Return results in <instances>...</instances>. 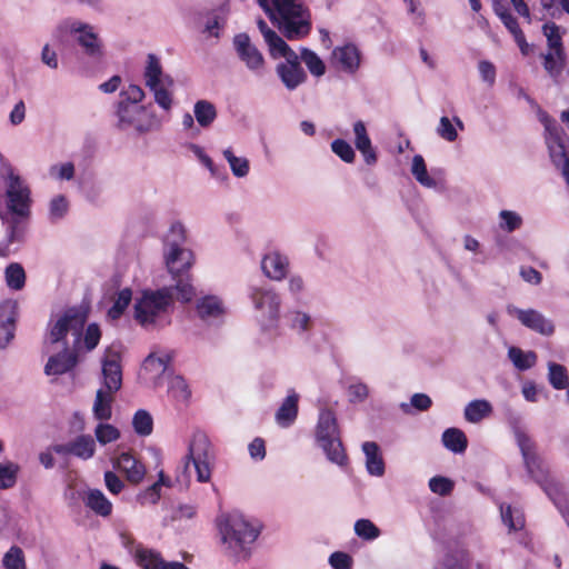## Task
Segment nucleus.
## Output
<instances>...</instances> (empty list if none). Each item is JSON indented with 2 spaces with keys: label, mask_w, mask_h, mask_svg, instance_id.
Masks as SVG:
<instances>
[{
  "label": "nucleus",
  "mask_w": 569,
  "mask_h": 569,
  "mask_svg": "<svg viewBox=\"0 0 569 569\" xmlns=\"http://www.w3.org/2000/svg\"><path fill=\"white\" fill-rule=\"evenodd\" d=\"M68 211V201L64 196H57L50 202V216L53 219H61Z\"/></svg>",
  "instance_id": "nucleus-61"
},
{
  "label": "nucleus",
  "mask_w": 569,
  "mask_h": 569,
  "mask_svg": "<svg viewBox=\"0 0 569 569\" xmlns=\"http://www.w3.org/2000/svg\"><path fill=\"white\" fill-rule=\"evenodd\" d=\"M369 389L365 383H355L348 388L349 401L352 403L362 402L368 398Z\"/></svg>",
  "instance_id": "nucleus-62"
},
{
  "label": "nucleus",
  "mask_w": 569,
  "mask_h": 569,
  "mask_svg": "<svg viewBox=\"0 0 569 569\" xmlns=\"http://www.w3.org/2000/svg\"><path fill=\"white\" fill-rule=\"evenodd\" d=\"M547 130L550 132V137L556 144V147L550 146V151L552 156L559 154L561 157H565L563 166H562V174L566 178V181L569 186V158L566 157V149L561 141L560 132L558 128H553L552 130L547 127Z\"/></svg>",
  "instance_id": "nucleus-42"
},
{
  "label": "nucleus",
  "mask_w": 569,
  "mask_h": 569,
  "mask_svg": "<svg viewBox=\"0 0 569 569\" xmlns=\"http://www.w3.org/2000/svg\"><path fill=\"white\" fill-rule=\"evenodd\" d=\"M542 59V67L555 83H559V79L567 64V54H558L552 51H547L540 54Z\"/></svg>",
  "instance_id": "nucleus-25"
},
{
  "label": "nucleus",
  "mask_w": 569,
  "mask_h": 569,
  "mask_svg": "<svg viewBox=\"0 0 569 569\" xmlns=\"http://www.w3.org/2000/svg\"><path fill=\"white\" fill-rule=\"evenodd\" d=\"M264 41L267 42L270 54L273 58H288L295 54L292 49L286 43V41L280 36H278L276 31H270L268 33V38Z\"/></svg>",
  "instance_id": "nucleus-38"
},
{
  "label": "nucleus",
  "mask_w": 569,
  "mask_h": 569,
  "mask_svg": "<svg viewBox=\"0 0 569 569\" xmlns=\"http://www.w3.org/2000/svg\"><path fill=\"white\" fill-rule=\"evenodd\" d=\"M72 456L88 460L96 452V442L90 435H80L71 441Z\"/></svg>",
  "instance_id": "nucleus-32"
},
{
  "label": "nucleus",
  "mask_w": 569,
  "mask_h": 569,
  "mask_svg": "<svg viewBox=\"0 0 569 569\" xmlns=\"http://www.w3.org/2000/svg\"><path fill=\"white\" fill-rule=\"evenodd\" d=\"M6 569H26L24 555L20 547L12 546L3 557Z\"/></svg>",
  "instance_id": "nucleus-49"
},
{
  "label": "nucleus",
  "mask_w": 569,
  "mask_h": 569,
  "mask_svg": "<svg viewBox=\"0 0 569 569\" xmlns=\"http://www.w3.org/2000/svg\"><path fill=\"white\" fill-rule=\"evenodd\" d=\"M250 296L254 308L266 311L267 317L271 323L278 320L280 298L274 291L262 288H253Z\"/></svg>",
  "instance_id": "nucleus-12"
},
{
  "label": "nucleus",
  "mask_w": 569,
  "mask_h": 569,
  "mask_svg": "<svg viewBox=\"0 0 569 569\" xmlns=\"http://www.w3.org/2000/svg\"><path fill=\"white\" fill-rule=\"evenodd\" d=\"M299 396L292 392L286 397L276 412V421L283 428L290 427L298 416Z\"/></svg>",
  "instance_id": "nucleus-23"
},
{
  "label": "nucleus",
  "mask_w": 569,
  "mask_h": 569,
  "mask_svg": "<svg viewBox=\"0 0 569 569\" xmlns=\"http://www.w3.org/2000/svg\"><path fill=\"white\" fill-rule=\"evenodd\" d=\"M193 263L192 251L179 248L178 243H174L172 250L166 254V264L174 281V284L170 288H172V292H177V299L181 302H190L196 296L190 274Z\"/></svg>",
  "instance_id": "nucleus-5"
},
{
  "label": "nucleus",
  "mask_w": 569,
  "mask_h": 569,
  "mask_svg": "<svg viewBox=\"0 0 569 569\" xmlns=\"http://www.w3.org/2000/svg\"><path fill=\"white\" fill-rule=\"evenodd\" d=\"M209 449L210 443L204 436L194 437L189 446V452L186 458L188 461H192L199 482H207L211 478Z\"/></svg>",
  "instance_id": "nucleus-9"
},
{
  "label": "nucleus",
  "mask_w": 569,
  "mask_h": 569,
  "mask_svg": "<svg viewBox=\"0 0 569 569\" xmlns=\"http://www.w3.org/2000/svg\"><path fill=\"white\" fill-rule=\"evenodd\" d=\"M499 216L501 218L500 228L507 232H513L522 224L521 217L515 211L502 210Z\"/></svg>",
  "instance_id": "nucleus-53"
},
{
  "label": "nucleus",
  "mask_w": 569,
  "mask_h": 569,
  "mask_svg": "<svg viewBox=\"0 0 569 569\" xmlns=\"http://www.w3.org/2000/svg\"><path fill=\"white\" fill-rule=\"evenodd\" d=\"M224 553L236 561L247 560L251 546L260 535V527L253 526L243 516L230 513L218 522Z\"/></svg>",
  "instance_id": "nucleus-3"
},
{
  "label": "nucleus",
  "mask_w": 569,
  "mask_h": 569,
  "mask_svg": "<svg viewBox=\"0 0 569 569\" xmlns=\"http://www.w3.org/2000/svg\"><path fill=\"white\" fill-rule=\"evenodd\" d=\"M542 32L547 38V51H552L558 54H567L559 26L555 22H547L542 26Z\"/></svg>",
  "instance_id": "nucleus-31"
},
{
  "label": "nucleus",
  "mask_w": 569,
  "mask_h": 569,
  "mask_svg": "<svg viewBox=\"0 0 569 569\" xmlns=\"http://www.w3.org/2000/svg\"><path fill=\"white\" fill-rule=\"evenodd\" d=\"M261 268L269 279L280 281L287 277L289 260L277 251L270 252L262 258Z\"/></svg>",
  "instance_id": "nucleus-19"
},
{
  "label": "nucleus",
  "mask_w": 569,
  "mask_h": 569,
  "mask_svg": "<svg viewBox=\"0 0 569 569\" xmlns=\"http://www.w3.org/2000/svg\"><path fill=\"white\" fill-rule=\"evenodd\" d=\"M288 40H298L311 31L309 9L299 0H257Z\"/></svg>",
  "instance_id": "nucleus-1"
},
{
  "label": "nucleus",
  "mask_w": 569,
  "mask_h": 569,
  "mask_svg": "<svg viewBox=\"0 0 569 569\" xmlns=\"http://www.w3.org/2000/svg\"><path fill=\"white\" fill-rule=\"evenodd\" d=\"M107 389H99L96 395L93 402V416L96 419L104 421L109 420L112 416V402L114 400L113 395Z\"/></svg>",
  "instance_id": "nucleus-26"
},
{
  "label": "nucleus",
  "mask_w": 569,
  "mask_h": 569,
  "mask_svg": "<svg viewBox=\"0 0 569 569\" xmlns=\"http://www.w3.org/2000/svg\"><path fill=\"white\" fill-rule=\"evenodd\" d=\"M169 486V479L166 478L163 471L159 472V480L149 486L144 491L138 495V501L141 505H154L160 500L161 487Z\"/></svg>",
  "instance_id": "nucleus-35"
},
{
  "label": "nucleus",
  "mask_w": 569,
  "mask_h": 569,
  "mask_svg": "<svg viewBox=\"0 0 569 569\" xmlns=\"http://www.w3.org/2000/svg\"><path fill=\"white\" fill-rule=\"evenodd\" d=\"M162 68L157 56L150 53L148 56V64L144 71L146 84L149 88H154L161 83Z\"/></svg>",
  "instance_id": "nucleus-41"
},
{
  "label": "nucleus",
  "mask_w": 569,
  "mask_h": 569,
  "mask_svg": "<svg viewBox=\"0 0 569 569\" xmlns=\"http://www.w3.org/2000/svg\"><path fill=\"white\" fill-rule=\"evenodd\" d=\"M94 435L101 445L117 441L120 438V431L109 423H99L94 430Z\"/></svg>",
  "instance_id": "nucleus-50"
},
{
  "label": "nucleus",
  "mask_w": 569,
  "mask_h": 569,
  "mask_svg": "<svg viewBox=\"0 0 569 569\" xmlns=\"http://www.w3.org/2000/svg\"><path fill=\"white\" fill-rule=\"evenodd\" d=\"M233 46L240 60L257 76H262L264 72V58L262 53L253 46L247 33L236 34L233 38Z\"/></svg>",
  "instance_id": "nucleus-10"
},
{
  "label": "nucleus",
  "mask_w": 569,
  "mask_h": 569,
  "mask_svg": "<svg viewBox=\"0 0 569 569\" xmlns=\"http://www.w3.org/2000/svg\"><path fill=\"white\" fill-rule=\"evenodd\" d=\"M173 307L172 288L144 290L134 303V319L144 328H154L160 323H169L170 310Z\"/></svg>",
  "instance_id": "nucleus-4"
},
{
  "label": "nucleus",
  "mask_w": 569,
  "mask_h": 569,
  "mask_svg": "<svg viewBox=\"0 0 569 569\" xmlns=\"http://www.w3.org/2000/svg\"><path fill=\"white\" fill-rule=\"evenodd\" d=\"M132 300V290L130 288H124L120 290L114 300L112 306L109 308L107 316L111 320H118L120 319L127 308L129 307L130 302Z\"/></svg>",
  "instance_id": "nucleus-34"
},
{
  "label": "nucleus",
  "mask_w": 569,
  "mask_h": 569,
  "mask_svg": "<svg viewBox=\"0 0 569 569\" xmlns=\"http://www.w3.org/2000/svg\"><path fill=\"white\" fill-rule=\"evenodd\" d=\"M516 439L529 475L552 500L563 517L569 519V502L563 487L549 473L548 469L536 453L535 442L521 430L516 432Z\"/></svg>",
  "instance_id": "nucleus-2"
},
{
  "label": "nucleus",
  "mask_w": 569,
  "mask_h": 569,
  "mask_svg": "<svg viewBox=\"0 0 569 569\" xmlns=\"http://www.w3.org/2000/svg\"><path fill=\"white\" fill-rule=\"evenodd\" d=\"M170 391L174 398L182 400H188L191 396V391L189 390L186 380L181 377H176L171 381Z\"/></svg>",
  "instance_id": "nucleus-59"
},
{
  "label": "nucleus",
  "mask_w": 569,
  "mask_h": 569,
  "mask_svg": "<svg viewBox=\"0 0 569 569\" xmlns=\"http://www.w3.org/2000/svg\"><path fill=\"white\" fill-rule=\"evenodd\" d=\"M548 369V380L553 389L563 390L569 387V375L565 366L549 362Z\"/></svg>",
  "instance_id": "nucleus-37"
},
{
  "label": "nucleus",
  "mask_w": 569,
  "mask_h": 569,
  "mask_svg": "<svg viewBox=\"0 0 569 569\" xmlns=\"http://www.w3.org/2000/svg\"><path fill=\"white\" fill-rule=\"evenodd\" d=\"M101 339V330L100 327L97 323H90L88 325L84 337H83V343L88 351H92L100 342Z\"/></svg>",
  "instance_id": "nucleus-54"
},
{
  "label": "nucleus",
  "mask_w": 569,
  "mask_h": 569,
  "mask_svg": "<svg viewBox=\"0 0 569 569\" xmlns=\"http://www.w3.org/2000/svg\"><path fill=\"white\" fill-rule=\"evenodd\" d=\"M517 318L523 326L541 335L549 336L555 331L552 322L533 309L519 310Z\"/></svg>",
  "instance_id": "nucleus-21"
},
{
  "label": "nucleus",
  "mask_w": 569,
  "mask_h": 569,
  "mask_svg": "<svg viewBox=\"0 0 569 569\" xmlns=\"http://www.w3.org/2000/svg\"><path fill=\"white\" fill-rule=\"evenodd\" d=\"M355 532L363 540H375L380 536V529L369 519L357 520Z\"/></svg>",
  "instance_id": "nucleus-47"
},
{
  "label": "nucleus",
  "mask_w": 569,
  "mask_h": 569,
  "mask_svg": "<svg viewBox=\"0 0 569 569\" xmlns=\"http://www.w3.org/2000/svg\"><path fill=\"white\" fill-rule=\"evenodd\" d=\"M59 30L76 34L78 44L83 49L87 56L93 58L102 56L100 40L91 26L80 21H64L60 24Z\"/></svg>",
  "instance_id": "nucleus-8"
},
{
  "label": "nucleus",
  "mask_w": 569,
  "mask_h": 569,
  "mask_svg": "<svg viewBox=\"0 0 569 569\" xmlns=\"http://www.w3.org/2000/svg\"><path fill=\"white\" fill-rule=\"evenodd\" d=\"M7 208L18 217H29L31 208V190L22 179L10 171L7 178Z\"/></svg>",
  "instance_id": "nucleus-6"
},
{
  "label": "nucleus",
  "mask_w": 569,
  "mask_h": 569,
  "mask_svg": "<svg viewBox=\"0 0 569 569\" xmlns=\"http://www.w3.org/2000/svg\"><path fill=\"white\" fill-rule=\"evenodd\" d=\"M503 522L509 527L510 530H521L525 527V517L522 515H518L513 518L512 508L508 506L501 513Z\"/></svg>",
  "instance_id": "nucleus-60"
},
{
  "label": "nucleus",
  "mask_w": 569,
  "mask_h": 569,
  "mask_svg": "<svg viewBox=\"0 0 569 569\" xmlns=\"http://www.w3.org/2000/svg\"><path fill=\"white\" fill-rule=\"evenodd\" d=\"M443 446L453 453H463L468 447L466 433L458 428H448L442 433Z\"/></svg>",
  "instance_id": "nucleus-28"
},
{
  "label": "nucleus",
  "mask_w": 569,
  "mask_h": 569,
  "mask_svg": "<svg viewBox=\"0 0 569 569\" xmlns=\"http://www.w3.org/2000/svg\"><path fill=\"white\" fill-rule=\"evenodd\" d=\"M102 376L104 389L117 392L122 386V369L120 356L117 352L104 356L102 359Z\"/></svg>",
  "instance_id": "nucleus-15"
},
{
  "label": "nucleus",
  "mask_w": 569,
  "mask_h": 569,
  "mask_svg": "<svg viewBox=\"0 0 569 569\" xmlns=\"http://www.w3.org/2000/svg\"><path fill=\"white\" fill-rule=\"evenodd\" d=\"M437 132L442 139H445L449 142H453L458 138L457 130L448 117L440 118V122H439Z\"/></svg>",
  "instance_id": "nucleus-57"
},
{
  "label": "nucleus",
  "mask_w": 569,
  "mask_h": 569,
  "mask_svg": "<svg viewBox=\"0 0 569 569\" xmlns=\"http://www.w3.org/2000/svg\"><path fill=\"white\" fill-rule=\"evenodd\" d=\"M137 565L142 569H189L182 562H166L159 552L138 545L134 551Z\"/></svg>",
  "instance_id": "nucleus-14"
},
{
  "label": "nucleus",
  "mask_w": 569,
  "mask_h": 569,
  "mask_svg": "<svg viewBox=\"0 0 569 569\" xmlns=\"http://www.w3.org/2000/svg\"><path fill=\"white\" fill-rule=\"evenodd\" d=\"M121 100L127 103L138 104L144 97V92L141 87L137 84H129L126 89H123L120 93Z\"/></svg>",
  "instance_id": "nucleus-58"
},
{
  "label": "nucleus",
  "mask_w": 569,
  "mask_h": 569,
  "mask_svg": "<svg viewBox=\"0 0 569 569\" xmlns=\"http://www.w3.org/2000/svg\"><path fill=\"white\" fill-rule=\"evenodd\" d=\"M453 481L449 478L436 476L429 480V488L433 493L446 497L453 490Z\"/></svg>",
  "instance_id": "nucleus-52"
},
{
  "label": "nucleus",
  "mask_w": 569,
  "mask_h": 569,
  "mask_svg": "<svg viewBox=\"0 0 569 569\" xmlns=\"http://www.w3.org/2000/svg\"><path fill=\"white\" fill-rule=\"evenodd\" d=\"M144 113V108L138 104L127 103L120 101L118 104V127L120 129L134 128L142 130V126L139 121V116Z\"/></svg>",
  "instance_id": "nucleus-22"
},
{
  "label": "nucleus",
  "mask_w": 569,
  "mask_h": 569,
  "mask_svg": "<svg viewBox=\"0 0 569 569\" xmlns=\"http://www.w3.org/2000/svg\"><path fill=\"white\" fill-rule=\"evenodd\" d=\"M338 437V425L335 412L332 410H322L317 425L318 441Z\"/></svg>",
  "instance_id": "nucleus-30"
},
{
  "label": "nucleus",
  "mask_w": 569,
  "mask_h": 569,
  "mask_svg": "<svg viewBox=\"0 0 569 569\" xmlns=\"http://www.w3.org/2000/svg\"><path fill=\"white\" fill-rule=\"evenodd\" d=\"M223 156H224L226 160L228 161L232 173L236 177L242 178L248 174L249 161L247 158L234 156V153L232 152L231 149H226L223 151Z\"/></svg>",
  "instance_id": "nucleus-46"
},
{
  "label": "nucleus",
  "mask_w": 569,
  "mask_h": 569,
  "mask_svg": "<svg viewBox=\"0 0 569 569\" xmlns=\"http://www.w3.org/2000/svg\"><path fill=\"white\" fill-rule=\"evenodd\" d=\"M17 305L3 302L0 305V348H4L14 336Z\"/></svg>",
  "instance_id": "nucleus-18"
},
{
  "label": "nucleus",
  "mask_w": 569,
  "mask_h": 569,
  "mask_svg": "<svg viewBox=\"0 0 569 569\" xmlns=\"http://www.w3.org/2000/svg\"><path fill=\"white\" fill-rule=\"evenodd\" d=\"M87 321V313L78 308H70L51 326L50 341L57 343L67 337L69 332L76 336V342L80 341L83 327Z\"/></svg>",
  "instance_id": "nucleus-7"
},
{
  "label": "nucleus",
  "mask_w": 569,
  "mask_h": 569,
  "mask_svg": "<svg viewBox=\"0 0 569 569\" xmlns=\"http://www.w3.org/2000/svg\"><path fill=\"white\" fill-rule=\"evenodd\" d=\"M362 450L366 456L368 472L372 476H382L385 473V462L379 446L373 441H367L362 445Z\"/></svg>",
  "instance_id": "nucleus-24"
},
{
  "label": "nucleus",
  "mask_w": 569,
  "mask_h": 569,
  "mask_svg": "<svg viewBox=\"0 0 569 569\" xmlns=\"http://www.w3.org/2000/svg\"><path fill=\"white\" fill-rule=\"evenodd\" d=\"M196 312L201 320L210 322L222 319L226 315V308L219 297L209 295L197 300Z\"/></svg>",
  "instance_id": "nucleus-17"
},
{
  "label": "nucleus",
  "mask_w": 569,
  "mask_h": 569,
  "mask_svg": "<svg viewBox=\"0 0 569 569\" xmlns=\"http://www.w3.org/2000/svg\"><path fill=\"white\" fill-rule=\"evenodd\" d=\"M411 172L419 183L425 187H435L436 181L428 174L425 159L420 154H416L412 159Z\"/></svg>",
  "instance_id": "nucleus-45"
},
{
  "label": "nucleus",
  "mask_w": 569,
  "mask_h": 569,
  "mask_svg": "<svg viewBox=\"0 0 569 569\" xmlns=\"http://www.w3.org/2000/svg\"><path fill=\"white\" fill-rule=\"evenodd\" d=\"M170 361V357H156L154 355H149L144 359V368L149 370H158L159 372H164Z\"/></svg>",
  "instance_id": "nucleus-64"
},
{
  "label": "nucleus",
  "mask_w": 569,
  "mask_h": 569,
  "mask_svg": "<svg viewBox=\"0 0 569 569\" xmlns=\"http://www.w3.org/2000/svg\"><path fill=\"white\" fill-rule=\"evenodd\" d=\"M150 90L154 94V101L161 107L163 110H170L172 104V94L166 89L161 83L157 84L154 88H150Z\"/></svg>",
  "instance_id": "nucleus-55"
},
{
  "label": "nucleus",
  "mask_w": 569,
  "mask_h": 569,
  "mask_svg": "<svg viewBox=\"0 0 569 569\" xmlns=\"http://www.w3.org/2000/svg\"><path fill=\"white\" fill-rule=\"evenodd\" d=\"M78 363V355L74 351L64 349L63 351L51 356L44 367L48 376H60L72 370Z\"/></svg>",
  "instance_id": "nucleus-20"
},
{
  "label": "nucleus",
  "mask_w": 569,
  "mask_h": 569,
  "mask_svg": "<svg viewBox=\"0 0 569 569\" xmlns=\"http://www.w3.org/2000/svg\"><path fill=\"white\" fill-rule=\"evenodd\" d=\"M319 442L323 451L326 452L327 458L331 462L337 463L340 467L347 465L348 456L339 437L323 439L320 440Z\"/></svg>",
  "instance_id": "nucleus-27"
},
{
  "label": "nucleus",
  "mask_w": 569,
  "mask_h": 569,
  "mask_svg": "<svg viewBox=\"0 0 569 569\" xmlns=\"http://www.w3.org/2000/svg\"><path fill=\"white\" fill-rule=\"evenodd\" d=\"M492 411V407L487 400H472L465 408V418L467 421L477 423L488 417Z\"/></svg>",
  "instance_id": "nucleus-33"
},
{
  "label": "nucleus",
  "mask_w": 569,
  "mask_h": 569,
  "mask_svg": "<svg viewBox=\"0 0 569 569\" xmlns=\"http://www.w3.org/2000/svg\"><path fill=\"white\" fill-rule=\"evenodd\" d=\"M508 356L515 367L519 370H527L535 366L537 356L535 352L530 351L525 353L521 349L517 347H511L508 351Z\"/></svg>",
  "instance_id": "nucleus-40"
},
{
  "label": "nucleus",
  "mask_w": 569,
  "mask_h": 569,
  "mask_svg": "<svg viewBox=\"0 0 569 569\" xmlns=\"http://www.w3.org/2000/svg\"><path fill=\"white\" fill-rule=\"evenodd\" d=\"M132 426L137 435L147 437L152 433L153 419L147 410L139 409L133 416Z\"/></svg>",
  "instance_id": "nucleus-39"
},
{
  "label": "nucleus",
  "mask_w": 569,
  "mask_h": 569,
  "mask_svg": "<svg viewBox=\"0 0 569 569\" xmlns=\"http://www.w3.org/2000/svg\"><path fill=\"white\" fill-rule=\"evenodd\" d=\"M193 112L197 122L203 128L209 127L217 118L216 107L207 100L197 101Z\"/></svg>",
  "instance_id": "nucleus-36"
},
{
  "label": "nucleus",
  "mask_w": 569,
  "mask_h": 569,
  "mask_svg": "<svg viewBox=\"0 0 569 569\" xmlns=\"http://www.w3.org/2000/svg\"><path fill=\"white\" fill-rule=\"evenodd\" d=\"M84 502L98 516L109 517L112 512V503L99 489L89 490Z\"/></svg>",
  "instance_id": "nucleus-29"
},
{
  "label": "nucleus",
  "mask_w": 569,
  "mask_h": 569,
  "mask_svg": "<svg viewBox=\"0 0 569 569\" xmlns=\"http://www.w3.org/2000/svg\"><path fill=\"white\" fill-rule=\"evenodd\" d=\"M19 467L16 463H0V489L12 488L17 482Z\"/></svg>",
  "instance_id": "nucleus-48"
},
{
  "label": "nucleus",
  "mask_w": 569,
  "mask_h": 569,
  "mask_svg": "<svg viewBox=\"0 0 569 569\" xmlns=\"http://www.w3.org/2000/svg\"><path fill=\"white\" fill-rule=\"evenodd\" d=\"M113 467L124 473L126 479L132 485H139L146 476L144 465L131 452H122L113 461Z\"/></svg>",
  "instance_id": "nucleus-13"
},
{
  "label": "nucleus",
  "mask_w": 569,
  "mask_h": 569,
  "mask_svg": "<svg viewBox=\"0 0 569 569\" xmlns=\"http://www.w3.org/2000/svg\"><path fill=\"white\" fill-rule=\"evenodd\" d=\"M331 150L345 162L351 163L356 158L355 150L343 139H336L331 142Z\"/></svg>",
  "instance_id": "nucleus-51"
},
{
  "label": "nucleus",
  "mask_w": 569,
  "mask_h": 569,
  "mask_svg": "<svg viewBox=\"0 0 569 569\" xmlns=\"http://www.w3.org/2000/svg\"><path fill=\"white\" fill-rule=\"evenodd\" d=\"M332 60L345 72L355 73L360 67L361 53L357 46L347 43L333 49Z\"/></svg>",
  "instance_id": "nucleus-16"
},
{
  "label": "nucleus",
  "mask_w": 569,
  "mask_h": 569,
  "mask_svg": "<svg viewBox=\"0 0 569 569\" xmlns=\"http://www.w3.org/2000/svg\"><path fill=\"white\" fill-rule=\"evenodd\" d=\"M355 132V144L358 150H362L365 147L368 148V144L371 143V140L368 136L367 128L363 121H356L353 124Z\"/></svg>",
  "instance_id": "nucleus-56"
},
{
  "label": "nucleus",
  "mask_w": 569,
  "mask_h": 569,
  "mask_svg": "<svg viewBox=\"0 0 569 569\" xmlns=\"http://www.w3.org/2000/svg\"><path fill=\"white\" fill-rule=\"evenodd\" d=\"M6 281L9 288L20 290L26 283V272L21 264L10 263L6 268Z\"/></svg>",
  "instance_id": "nucleus-43"
},
{
  "label": "nucleus",
  "mask_w": 569,
  "mask_h": 569,
  "mask_svg": "<svg viewBox=\"0 0 569 569\" xmlns=\"http://www.w3.org/2000/svg\"><path fill=\"white\" fill-rule=\"evenodd\" d=\"M329 562L333 569H351L352 568V558L342 551L333 552Z\"/></svg>",
  "instance_id": "nucleus-63"
},
{
  "label": "nucleus",
  "mask_w": 569,
  "mask_h": 569,
  "mask_svg": "<svg viewBox=\"0 0 569 569\" xmlns=\"http://www.w3.org/2000/svg\"><path fill=\"white\" fill-rule=\"evenodd\" d=\"M277 73L289 90H295L307 79V74L298 61L296 53L286 58V62H281L277 66Z\"/></svg>",
  "instance_id": "nucleus-11"
},
{
  "label": "nucleus",
  "mask_w": 569,
  "mask_h": 569,
  "mask_svg": "<svg viewBox=\"0 0 569 569\" xmlns=\"http://www.w3.org/2000/svg\"><path fill=\"white\" fill-rule=\"evenodd\" d=\"M301 60L305 62L311 74L316 77L325 74L326 64L315 51L307 48L302 49Z\"/></svg>",
  "instance_id": "nucleus-44"
}]
</instances>
